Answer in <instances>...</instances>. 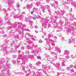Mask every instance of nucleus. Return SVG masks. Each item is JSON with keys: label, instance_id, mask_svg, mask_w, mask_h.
I'll return each mask as SVG.
<instances>
[{"label": "nucleus", "instance_id": "c85d7f7f", "mask_svg": "<svg viewBox=\"0 0 76 76\" xmlns=\"http://www.w3.org/2000/svg\"><path fill=\"white\" fill-rule=\"evenodd\" d=\"M18 57H22V55L20 54L18 55Z\"/></svg>", "mask_w": 76, "mask_h": 76}, {"label": "nucleus", "instance_id": "338daca9", "mask_svg": "<svg viewBox=\"0 0 76 76\" xmlns=\"http://www.w3.org/2000/svg\"><path fill=\"white\" fill-rule=\"evenodd\" d=\"M44 37H45V36H44V35H43L42 36V37L43 38H44Z\"/></svg>", "mask_w": 76, "mask_h": 76}, {"label": "nucleus", "instance_id": "49530a36", "mask_svg": "<svg viewBox=\"0 0 76 76\" xmlns=\"http://www.w3.org/2000/svg\"><path fill=\"white\" fill-rule=\"evenodd\" d=\"M39 43H42V42L41 39H40V40L39 41Z\"/></svg>", "mask_w": 76, "mask_h": 76}, {"label": "nucleus", "instance_id": "f257e3e1", "mask_svg": "<svg viewBox=\"0 0 76 76\" xmlns=\"http://www.w3.org/2000/svg\"><path fill=\"white\" fill-rule=\"evenodd\" d=\"M12 4V2H9V4H8V5H9V7H8L7 9L8 11H10V10H11V9L10 8L12 9L13 5Z\"/></svg>", "mask_w": 76, "mask_h": 76}, {"label": "nucleus", "instance_id": "473e14b6", "mask_svg": "<svg viewBox=\"0 0 76 76\" xmlns=\"http://www.w3.org/2000/svg\"><path fill=\"white\" fill-rule=\"evenodd\" d=\"M3 23V21H2V20H0V25H1L2 23Z\"/></svg>", "mask_w": 76, "mask_h": 76}, {"label": "nucleus", "instance_id": "20e7f679", "mask_svg": "<svg viewBox=\"0 0 76 76\" xmlns=\"http://www.w3.org/2000/svg\"><path fill=\"white\" fill-rule=\"evenodd\" d=\"M25 12H22L21 15H20L19 17L20 19H22L23 18V17H24V15H25Z\"/></svg>", "mask_w": 76, "mask_h": 76}, {"label": "nucleus", "instance_id": "052dcab7", "mask_svg": "<svg viewBox=\"0 0 76 76\" xmlns=\"http://www.w3.org/2000/svg\"><path fill=\"white\" fill-rule=\"evenodd\" d=\"M61 40H64V37H62L61 38Z\"/></svg>", "mask_w": 76, "mask_h": 76}, {"label": "nucleus", "instance_id": "5fc2aeb1", "mask_svg": "<svg viewBox=\"0 0 76 76\" xmlns=\"http://www.w3.org/2000/svg\"><path fill=\"white\" fill-rule=\"evenodd\" d=\"M71 72H74V71L73 70V69H72L71 70Z\"/></svg>", "mask_w": 76, "mask_h": 76}, {"label": "nucleus", "instance_id": "de8ad7c7", "mask_svg": "<svg viewBox=\"0 0 76 76\" xmlns=\"http://www.w3.org/2000/svg\"><path fill=\"white\" fill-rule=\"evenodd\" d=\"M35 28H36V29L38 28V26H34Z\"/></svg>", "mask_w": 76, "mask_h": 76}, {"label": "nucleus", "instance_id": "8fccbe9b", "mask_svg": "<svg viewBox=\"0 0 76 76\" xmlns=\"http://www.w3.org/2000/svg\"><path fill=\"white\" fill-rule=\"evenodd\" d=\"M55 3H56V4H58V2L57 1H54Z\"/></svg>", "mask_w": 76, "mask_h": 76}, {"label": "nucleus", "instance_id": "1a4fd4ad", "mask_svg": "<svg viewBox=\"0 0 76 76\" xmlns=\"http://www.w3.org/2000/svg\"><path fill=\"white\" fill-rule=\"evenodd\" d=\"M64 12V10H61L60 12H58V15H63V13Z\"/></svg>", "mask_w": 76, "mask_h": 76}, {"label": "nucleus", "instance_id": "6e6d98bb", "mask_svg": "<svg viewBox=\"0 0 76 76\" xmlns=\"http://www.w3.org/2000/svg\"><path fill=\"white\" fill-rule=\"evenodd\" d=\"M3 11L4 12H6V9H5V8H4L3 9Z\"/></svg>", "mask_w": 76, "mask_h": 76}, {"label": "nucleus", "instance_id": "c9c22d12", "mask_svg": "<svg viewBox=\"0 0 76 76\" xmlns=\"http://www.w3.org/2000/svg\"><path fill=\"white\" fill-rule=\"evenodd\" d=\"M26 35H28V36H31L30 34L29 33H27L26 34Z\"/></svg>", "mask_w": 76, "mask_h": 76}, {"label": "nucleus", "instance_id": "680f3d73", "mask_svg": "<svg viewBox=\"0 0 76 76\" xmlns=\"http://www.w3.org/2000/svg\"><path fill=\"white\" fill-rule=\"evenodd\" d=\"M63 1L64 3H66V0H63Z\"/></svg>", "mask_w": 76, "mask_h": 76}, {"label": "nucleus", "instance_id": "a19ab883", "mask_svg": "<svg viewBox=\"0 0 76 76\" xmlns=\"http://www.w3.org/2000/svg\"><path fill=\"white\" fill-rule=\"evenodd\" d=\"M47 60H49V61H50V57H48L47 58Z\"/></svg>", "mask_w": 76, "mask_h": 76}, {"label": "nucleus", "instance_id": "f704fd0d", "mask_svg": "<svg viewBox=\"0 0 76 76\" xmlns=\"http://www.w3.org/2000/svg\"><path fill=\"white\" fill-rule=\"evenodd\" d=\"M26 54H29V51L27 50L26 51Z\"/></svg>", "mask_w": 76, "mask_h": 76}, {"label": "nucleus", "instance_id": "ddd939ff", "mask_svg": "<svg viewBox=\"0 0 76 76\" xmlns=\"http://www.w3.org/2000/svg\"><path fill=\"white\" fill-rule=\"evenodd\" d=\"M69 52L67 50H65L64 52V54L67 55L69 54Z\"/></svg>", "mask_w": 76, "mask_h": 76}, {"label": "nucleus", "instance_id": "39448f33", "mask_svg": "<svg viewBox=\"0 0 76 76\" xmlns=\"http://www.w3.org/2000/svg\"><path fill=\"white\" fill-rule=\"evenodd\" d=\"M18 25L19 28H22L23 26V25L21 23H18Z\"/></svg>", "mask_w": 76, "mask_h": 76}, {"label": "nucleus", "instance_id": "f3484780", "mask_svg": "<svg viewBox=\"0 0 76 76\" xmlns=\"http://www.w3.org/2000/svg\"><path fill=\"white\" fill-rule=\"evenodd\" d=\"M63 61L62 63V66H65V64H64V62L65 61L63 60Z\"/></svg>", "mask_w": 76, "mask_h": 76}, {"label": "nucleus", "instance_id": "aec40b11", "mask_svg": "<svg viewBox=\"0 0 76 76\" xmlns=\"http://www.w3.org/2000/svg\"><path fill=\"white\" fill-rule=\"evenodd\" d=\"M45 56H46V57H50L49 55H47V54H45Z\"/></svg>", "mask_w": 76, "mask_h": 76}, {"label": "nucleus", "instance_id": "4be33fe9", "mask_svg": "<svg viewBox=\"0 0 76 76\" xmlns=\"http://www.w3.org/2000/svg\"><path fill=\"white\" fill-rule=\"evenodd\" d=\"M32 18L33 19H34V20H35L36 19H38V18L36 16H35V17H33Z\"/></svg>", "mask_w": 76, "mask_h": 76}, {"label": "nucleus", "instance_id": "3c124183", "mask_svg": "<svg viewBox=\"0 0 76 76\" xmlns=\"http://www.w3.org/2000/svg\"><path fill=\"white\" fill-rule=\"evenodd\" d=\"M47 3H49L50 0H46Z\"/></svg>", "mask_w": 76, "mask_h": 76}, {"label": "nucleus", "instance_id": "603ef678", "mask_svg": "<svg viewBox=\"0 0 76 76\" xmlns=\"http://www.w3.org/2000/svg\"><path fill=\"white\" fill-rule=\"evenodd\" d=\"M69 69H70V68L69 67H68L67 68V70H69Z\"/></svg>", "mask_w": 76, "mask_h": 76}, {"label": "nucleus", "instance_id": "5701e85b", "mask_svg": "<svg viewBox=\"0 0 76 76\" xmlns=\"http://www.w3.org/2000/svg\"><path fill=\"white\" fill-rule=\"evenodd\" d=\"M47 9H48V10L49 12H50V14H51V10H50V9H49V8H47Z\"/></svg>", "mask_w": 76, "mask_h": 76}, {"label": "nucleus", "instance_id": "774afa93", "mask_svg": "<svg viewBox=\"0 0 76 76\" xmlns=\"http://www.w3.org/2000/svg\"><path fill=\"white\" fill-rule=\"evenodd\" d=\"M35 31L36 33H38V31L35 30Z\"/></svg>", "mask_w": 76, "mask_h": 76}, {"label": "nucleus", "instance_id": "37998d69", "mask_svg": "<svg viewBox=\"0 0 76 76\" xmlns=\"http://www.w3.org/2000/svg\"><path fill=\"white\" fill-rule=\"evenodd\" d=\"M51 44L52 46H54L55 45V44L54 43H52Z\"/></svg>", "mask_w": 76, "mask_h": 76}, {"label": "nucleus", "instance_id": "4c0bfd02", "mask_svg": "<svg viewBox=\"0 0 76 76\" xmlns=\"http://www.w3.org/2000/svg\"><path fill=\"white\" fill-rule=\"evenodd\" d=\"M29 57H34V56L31 55H29Z\"/></svg>", "mask_w": 76, "mask_h": 76}, {"label": "nucleus", "instance_id": "72a5a7b5", "mask_svg": "<svg viewBox=\"0 0 76 76\" xmlns=\"http://www.w3.org/2000/svg\"><path fill=\"white\" fill-rule=\"evenodd\" d=\"M54 56L55 57H57V53H55V54H54Z\"/></svg>", "mask_w": 76, "mask_h": 76}, {"label": "nucleus", "instance_id": "9d476101", "mask_svg": "<svg viewBox=\"0 0 76 76\" xmlns=\"http://www.w3.org/2000/svg\"><path fill=\"white\" fill-rule=\"evenodd\" d=\"M33 10L34 11V12H35L36 13L38 12V8H33Z\"/></svg>", "mask_w": 76, "mask_h": 76}, {"label": "nucleus", "instance_id": "09e8293b", "mask_svg": "<svg viewBox=\"0 0 76 76\" xmlns=\"http://www.w3.org/2000/svg\"><path fill=\"white\" fill-rule=\"evenodd\" d=\"M24 47L23 46H22L21 48V49L22 50H24Z\"/></svg>", "mask_w": 76, "mask_h": 76}, {"label": "nucleus", "instance_id": "7ed1b4c3", "mask_svg": "<svg viewBox=\"0 0 76 76\" xmlns=\"http://www.w3.org/2000/svg\"><path fill=\"white\" fill-rule=\"evenodd\" d=\"M55 66L56 68H58V70L60 69H61L60 63H58V64H56L55 65Z\"/></svg>", "mask_w": 76, "mask_h": 76}, {"label": "nucleus", "instance_id": "864d4df0", "mask_svg": "<svg viewBox=\"0 0 76 76\" xmlns=\"http://www.w3.org/2000/svg\"><path fill=\"white\" fill-rule=\"evenodd\" d=\"M37 59H39L40 60H41V59H42V58L41 57H37Z\"/></svg>", "mask_w": 76, "mask_h": 76}, {"label": "nucleus", "instance_id": "6e6552de", "mask_svg": "<svg viewBox=\"0 0 76 76\" xmlns=\"http://www.w3.org/2000/svg\"><path fill=\"white\" fill-rule=\"evenodd\" d=\"M57 59V58L56 57H52L50 58V61H53V60H56Z\"/></svg>", "mask_w": 76, "mask_h": 76}, {"label": "nucleus", "instance_id": "9b49d317", "mask_svg": "<svg viewBox=\"0 0 76 76\" xmlns=\"http://www.w3.org/2000/svg\"><path fill=\"white\" fill-rule=\"evenodd\" d=\"M53 34L52 33H49L48 34V37L49 38H51V37H53Z\"/></svg>", "mask_w": 76, "mask_h": 76}, {"label": "nucleus", "instance_id": "58836bf2", "mask_svg": "<svg viewBox=\"0 0 76 76\" xmlns=\"http://www.w3.org/2000/svg\"><path fill=\"white\" fill-rule=\"evenodd\" d=\"M28 19H31L32 18V17L30 16H28Z\"/></svg>", "mask_w": 76, "mask_h": 76}, {"label": "nucleus", "instance_id": "6ab92c4d", "mask_svg": "<svg viewBox=\"0 0 76 76\" xmlns=\"http://www.w3.org/2000/svg\"><path fill=\"white\" fill-rule=\"evenodd\" d=\"M41 62H40L39 61H38L37 63V65L38 66V65H39V64H41Z\"/></svg>", "mask_w": 76, "mask_h": 76}, {"label": "nucleus", "instance_id": "2eb2a0df", "mask_svg": "<svg viewBox=\"0 0 76 76\" xmlns=\"http://www.w3.org/2000/svg\"><path fill=\"white\" fill-rule=\"evenodd\" d=\"M27 8L28 9H29L31 8V6L30 5H27Z\"/></svg>", "mask_w": 76, "mask_h": 76}, {"label": "nucleus", "instance_id": "423d86ee", "mask_svg": "<svg viewBox=\"0 0 76 76\" xmlns=\"http://www.w3.org/2000/svg\"><path fill=\"white\" fill-rule=\"evenodd\" d=\"M29 22L30 25V27L31 28H33L32 25L33 24V23H34V22L32 21H29Z\"/></svg>", "mask_w": 76, "mask_h": 76}, {"label": "nucleus", "instance_id": "4468645a", "mask_svg": "<svg viewBox=\"0 0 76 76\" xmlns=\"http://www.w3.org/2000/svg\"><path fill=\"white\" fill-rule=\"evenodd\" d=\"M27 42L29 44H32V42L30 40H28V41H27Z\"/></svg>", "mask_w": 76, "mask_h": 76}, {"label": "nucleus", "instance_id": "a18cd8bd", "mask_svg": "<svg viewBox=\"0 0 76 76\" xmlns=\"http://www.w3.org/2000/svg\"><path fill=\"white\" fill-rule=\"evenodd\" d=\"M29 66L30 67H32V65L31 64H30Z\"/></svg>", "mask_w": 76, "mask_h": 76}, {"label": "nucleus", "instance_id": "c03bdc74", "mask_svg": "<svg viewBox=\"0 0 76 76\" xmlns=\"http://www.w3.org/2000/svg\"><path fill=\"white\" fill-rule=\"evenodd\" d=\"M23 59L22 60V61L23 62V64H25V61H24V62H23Z\"/></svg>", "mask_w": 76, "mask_h": 76}, {"label": "nucleus", "instance_id": "dca6fc26", "mask_svg": "<svg viewBox=\"0 0 76 76\" xmlns=\"http://www.w3.org/2000/svg\"><path fill=\"white\" fill-rule=\"evenodd\" d=\"M56 51H58V52L60 51V49L59 48H56Z\"/></svg>", "mask_w": 76, "mask_h": 76}, {"label": "nucleus", "instance_id": "b1692460", "mask_svg": "<svg viewBox=\"0 0 76 76\" xmlns=\"http://www.w3.org/2000/svg\"><path fill=\"white\" fill-rule=\"evenodd\" d=\"M12 63H13L14 64H16V61L15 60H12Z\"/></svg>", "mask_w": 76, "mask_h": 76}, {"label": "nucleus", "instance_id": "2f4dec72", "mask_svg": "<svg viewBox=\"0 0 76 76\" xmlns=\"http://www.w3.org/2000/svg\"><path fill=\"white\" fill-rule=\"evenodd\" d=\"M53 41H54L53 40H52L51 39H50L49 40V43H51V42H53Z\"/></svg>", "mask_w": 76, "mask_h": 76}, {"label": "nucleus", "instance_id": "7c9ffc66", "mask_svg": "<svg viewBox=\"0 0 76 76\" xmlns=\"http://www.w3.org/2000/svg\"><path fill=\"white\" fill-rule=\"evenodd\" d=\"M0 33L1 34H4V32L2 30V31L0 32Z\"/></svg>", "mask_w": 76, "mask_h": 76}, {"label": "nucleus", "instance_id": "cd10ccee", "mask_svg": "<svg viewBox=\"0 0 76 76\" xmlns=\"http://www.w3.org/2000/svg\"><path fill=\"white\" fill-rule=\"evenodd\" d=\"M17 7H20V6H19V3H18L17 4Z\"/></svg>", "mask_w": 76, "mask_h": 76}, {"label": "nucleus", "instance_id": "ea45409f", "mask_svg": "<svg viewBox=\"0 0 76 76\" xmlns=\"http://www.w3.org/2000/svg\"><path fill=\"white\" fill-rule=\"evenodd\" d=\"M64 7H65V9H69V7H68L65 6Z\"/></svg>", "mask_w": 76, "mask_h": 76}, {"label": "nucleus", "instance_id": "69168bd1", "mask_svg": "<svg viewBox=\"0 0 76 76\" xmlns=\"http://www.w3.org/2000/svg\"><path fill=\"white\" fill-rule=\"evenodd\" d=\"M57 37H55V39H57Z\"/></svg>", "mask_w": 76, "mask_h": 76}, {"label": "nucleus", "instance_id": "f8f14e48", "mask_svg": "<svg viewBox=\"0 0 76 76\" xmlns=\"http://www.w3.org/2000/svg\"><path fill=\"white\" fill-rule=\"evenodd\" d=\"M35 4L37 6H40V3L39 2H36Z\"/></svg>", "mask_w": 76, "mask_h": 76}, {"label": "nucleus", "instance_id": "0eeeda50", "mask_svg": "<svg viewBox=\"0 0 76 76\" xmlns=\"http://www.w3.org/2000/svg\"><path fill=\"white\" fill-rule=\"evenodd\" d=\"M51 6H52V7H53V6L56 9H57V5H56V4H55L54 3H52L51 4Z\"/></svg>", "mask_w": 76, "mask_h": 76}, {"label": "nucleus", "instance_id": "0e129e2a", "mask_svg": "<svg viewBox=\"0 0 76 76\" xmlns=\"http://www.w3.org/2000/svg\"><path fill=\"white\" fill-rule=\"evenodd\" d=\"M70 68L72 67H73V65H70Z\"/></svg>", "mask_w": 76, "mask_h": 76}, {"label": "nucleus", "instance_id": "f03ea898", "mask_svg": "<svg viewBox=\"0 0 76 76\" xmlns=\"http://www.w3.org/2000/svg\"><path fill=\"white\" fill-rule=\"evenodd\" d=\"M31 53L33 54H37L38 53V49L32 50Z\"/></svg>", "mask_w": 76, "mask_h": 76}, {"label": "nucleus", "instance_id": "393cba45", "mask_svg": "<svg viewBox=\"0 0 76 76\" xmlns=\"http://www.w3.org/2000/svg\"><path fill=\"white\" fill-rule=\"evenodd\" d=\"M73 5L75 7H76V2H74L73 3Z\"/></svg>", "mask_w": 76, "mask_h": 76}, {"label": "nucleus", "instance_id": "412c9836", "mask_svg": "<svg viewBox=\"0 0 76 76\" xmlns=\"http://www.w3.org/2000/svg\"><path fill=\"white\" fill-rule=\"evenodd\" d=\"M18 15H15L13 17L14 18H19V16Z\"/></svg>", "mask_w": 76, "mask_h": 76}, {"label": "nucleus", "instance_id": "e2e57ef3", "mask_svg": "<svg viewBox=\"0 0 76 76\" xmlns=\"http://www.w3.org/2000/svg\"><path fill=\"white\" fill-rule=\"evenodd\" d=\"M21 52V51H20V50H19V51H18V53H20V52Z\"/></svg>", "mask_w": 76, "mask_h": 76}, {"label": "nucleus", "instance_id": "bf43d9fd", "mask_svg": "<svg viewBox=\"0 0 76 76\" xmlns=\"http://www.w3.org/2000/svg\"><path fill=\"white\" fill-rule=\"evenodd\" d=\"M42 11L43 12V13H45V11L43 9V10H42Z\"/></svg>", "mask_w": 76, "mask_h": 76}, {"label": "nucleus", "instance_id": "a878e982", "mask_svg": "<svg viewBox=\"0 0 76 76\" xmlns=\"http://www.w3.org/2000/svg\"><path fill=\"white\" fill-rule=\"evenodd\" d=\"M28 49H29V50H31V49H32V47H31V46H28Z\"/></svg>", "mask_w": 76, "mask_h": 76}, {"label": "nucleus", "instance_id": "13d9d810", "mask_svg": "<svg viewBox=\"0 0 76 76\" xmlns=\"http://www.w3.org/2000/svg\"><path fill=\"white\" fill-rule=\"evenodd\" d=\"M23 58V59L24 60H25H25H26V58Z\"/></svg>", "mask_w": 76, "mask_h": 76}, {"label": "nucleus", "instance_id": "bb28decb", "mask_svg": "<svg viewBox=\"0 0 76 76\" xmlns=\"http://www.w3.org/2000/svg\"><path fill=\"white\" fill-rule=\"evenodd\" d=\"M25 19L26 22H28V18H25Z\"/></svg>", "mask_w": 76, "mask_h": 76}, {"label": "nucleus", "instance_id": "4d7b16f0", "mask_svg": "<svg viewBox=\"0 0 76 76\" xmlns=\"http://www.w3.org/2000/svg\"><path fill=\"white\" fill-rule=\"evenodd\" d=\"M7 22H8V24H10V23L9 20H8Z\"/></svg>", "mask_w": 76, "mask_h": 76}, {"label": "nucleus", "instance_id": "a211bd4d", "mask_svg": "<svg viewBox=\"0 0 76 76\" xmlns=\"http://www.w3.org/2000/svg\"><path fill=\"white\" fill-rule=\"evenodd\" d=\"M42 73L41 72L39 73L37 75V76H42Z\"/></svg>", "mask_w": 76, "mask_h": 76}, {"label": "nucleus", "instance_id": "c756f323", "mask_svg": "<svg viewBox=\"0 0 76 76\" xmlns=\"http://www.w3.org/2000/svg\"><path fill=\"white\" fill-rule=\"evenodd\" d=\"M48 50H51V48H50V45H48Z\"/></svg>", "mask_w": 76, "mask_h": 76}, {"label": "nucleus", "instance_id": "79ce46f5", "mask_svg": "<svg viewBox=\"0 0 76 76\" xmlns=\"http://www.w3.org/2000/svg\"><path fill=\"white\" fill-rule=\"evenodd\" d=\"M34 12H35V11H34L33 10V11H31V14L32 15V14H33Z\"/></svg>", "mask_w": 76, "mask_h": 76}, {"label": "nucleus", "instance_id": "e433bc0d", "mask_svg": "<svg viewBox=\"0 0 76 76\" xmlns=\"http://www.w3.org/2000/svg\"><path fill=\"white\" fill-rule=\"evenodd\" d=\"M34 47L35 48H36L38 47V45H34Z\"/></svg>", "mask_w": 76, "mask_h": 76}]
</instances>
